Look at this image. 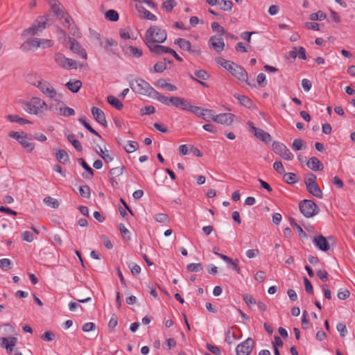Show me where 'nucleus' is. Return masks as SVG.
I'll list each match as a JSON object with an SVG mask.
<instances>
[{
    "label": "nucleus",
    "mask_w": 355,
    "mask_h": 355,
    "mask_svg": "<svg viewBox=\"0 0 355 355\" xmlns=\"http://www.w3.org/2000/svg\"><path fill=\"white\" fill-rule=\"evenodd\" d=\"M234 96L239 101V103L241 105H243L247 107H249V108L254 107V104H253L252 101L248 96L238 94H234Z\"/></svg>",
    "instance_id": "nucleus-25"
},
{
    "label": "nucleus",
    "mask_w": 355,
    "mask_h": 355,
    "mask_svg": "<svg viewBox=\"0 0 355 355\" xmlns=\"http://www.w3.org/2000/svg\"><path fill=\"white\" fill-rule=\"evenodd\" d=\"M155 220L157 223H167L169 221V217L167 214L163 213H159L154 216Z\"/></svg>",
    "instance_id": "nucleus-48"
},
{
    "label": "nucleus",
    "mask_w": 355,
    "mask_h": 355,
    "mask_svg": "<svg viewBox=\"0 0 355 355\" xmlns=\"http://www.w3.org/2000/svg\"><path fill=\"white\" fill-rule=\"evenodd\" d=\"M250 128V131L260 141L265 143H269L271 141V136L269 133L265 132L262 129L256 128L251 121L247 123Z\"/></svg>",
    "instance_id": "nucleus-10"
},
{
    "label": "nucleus",
    "mask_w": 355,
    "mask_h": 355,
    "mask_svg": "<svg viewBox=\"0 0 355 355\" xmlns=\"http://www.w3.org/2000/svg\"><path fill=\"white\" fill-rule=\"evenodd\" d=\"M338 297L340 300H346L350 295L349 290L346 288H340L338 292Z\"/></svg>",
    "instance_id": "nucleus-57"
},
{
    "label": "nucleus",
    "mask_w": 355,
    "mask_h": 355,
    "mask_svg": "<svg viewBox=\"0 0 355 355\" xmlns=\"http://www.w3.org/2000/svg\"><path fill=\"white\" fill-rule=\"evenodd\" d=\"M139 148V144L136 141H130L124 147L128 153H131L137 150Z\"/></svg>",
    "instance_id": "nucleus-43"
},
{
    "label": "nucleus",
    "mask_w": 355,
    "mask_h": 355,
    "mask_svg": "<svg viewBox=\"0 0 355 355\" xmlns=\"http://www.w3.org/2000/svg\"><path fill=\"white\" fill-rule=\"evenodd\" d=\"M273 168L279 174H283L285 172L284 166L281 161H276L273 164Z\"/></svg>",
    "instance_id": "nucleus-60"
},
{
    "label": "nucleus",
    "mask_w": 355,
    "mask_h": 355,
    "mask_svg": "<svg viewBox=\"0 0 355 355\" xmlns=\"http://www.w3.org/2000/svg\"><path fill=\"white\" fill-rule=\"evenodd\" d=\"M171 104L177 108L187 110L189 106V102L183 98L178 96H171L169 98Z\"/></svg>",
    "instance_id": "nucleus-17"
},
{
    "label": "nucleus",
    "mask_w": 355,
    "mask_h": 355,
    "mask_svg": "<svg viewBox=\"0 0 355 355\" xmlns=\"http://www.w3.org/2000/svg\"><path fill=\"white\" fill-rule=\"evenodd\" d=\"M1 346L6 349L8 353L11 354L16 344L17 339L14 337L1 338Z\"/></svg>",
    "instance_id": "nucleus-20"
},
{
    "label": "nucleus",
    "mask_w": 355,
    "mask_h": 355,
    "mask_svg": "<svg viewBox=\"0 0 355 355\" xmlns=\"http://www.w3.org/2000/svg\"><path fill=\"white\" fill-rule=\"evenodd\" d=\"M83 331L85 332H88L91 331L96 330V324L94 322H87L85 323L82 328Z\"/></svg>",
    "instance_id": "nucleus-64"
},
{
    "label": "nucleus",
    "mask_w": 355,
    "mask_h": 355,
    "mask_svg": "<svg viewBox=\"0 0 355 355\" xmlns=\"http://www.w3.org/2000/svg\"><path fill=\"white\" fill-rule=\"evenodd\" d=\"M301 213L306 218H310L318 213L319 209L317 205L310 200H304L300 205Z\"/></svg>",
    "instance_id": "nucleus-6"
},
{
    "label": "nucleus",
    "mask_w": 355,
    "mask_h": 355,
    "mask_svg": "<svg viewBox=\"0 0 355 355\" xmlns=\"http://www.w3.org/2000/svg\"><path fill=\"white\" fill-rule=\"evenodd\" d=\"M56 159L61 163L64 164L69 160V155L64 150H58L55 153Z\"/></svg>",
    "instance_id": "nucleus-34"
},
{
    "label": "nucleus",
    "mask_w": 355,
    "mask_h": 355,
    "mask_svg": "<svg viewBox=\"0 0 355 355\" xmlns=\"http://www.w3.org/2000/svg\"><path fill=\"white\" fill-rule=\"evenodd\" d=\"M68 38L69 42V48L70 49V50L73 53L80 55L82 58L86 60L87 58L86 51L83 48L80 44L72 37Z\"/></svg>",
    "instance_id": "nucleus-12"
},
{
    "label": "nucleus",
    "mask_w": 355,
    "mask_h": 355,
    "mask_svg": "<svg viewBox=\"0 0 355 355\" xmlns=\"http://www.w3.org/2000/svg\"><path fill=\"white\" fill-rule=\"evenodd\" d=\"M292 147L295 150H300L305 147V142L302 139H295L293 141Z\"/></svg>",
    "instance_id": "nucleus-46"
},
{
    "label": "nucleus",
    "mask_w": 355,
    "mask_h": 355,
    "mask_svg": "<svg viewBox=\"0 0 355 355\" xmlns=\"http://www.w3.org/2000/svg\"><path fill=\"white\" fill-rule=\"evenodd\" d=\"M80 195L86 198H89L90 197V188L87 185L81 186L79 188Z\"/></svg>",
    "instance_id": "nucleus-51"
},
{
    "label": "nucleus",
    "mask_w": 355,
    "mask_h": 355,
    "mask_svg": "<svg viewBox=\"0 0 355 355\" xmlns=\"http://www.w3.org/2000/svg\"><path fill=\"white\" fill-rule=\"evenodd\" d=\"M46 17H40L33 22L31 27L25 31V33L30 35H39L46 28Z\"/></svg>",
    "instance_id": "nucleus-7"
},
{
    "label": "nucleus",
    "mask_w": 355,
    "mask_h": 355,
    "mask_svg": "<svg viewBox=\"0 0 355 355\" xmlns=\"http://www.w3.org/2000/svg\"><path fill=\"white\" fill-rule=\"evenodd\" d=\"M174 43L178 44L180 49L189 51L191 54L198 56L201 54V49L199 46H192L189 40L184 38H179L175 40Z\"/></svg>",
    "instance_id": "nucleus-9"
},
{
    "label": "nucleus",
    "mask_w": 355,
    "mask_h": 355,
    "mask_svg": "<svg viewBox=\"0 0 355 355\" xmlns=\"http://www.w3.org/2000/svg\"><path fill=\"white\" fill-rule=\"evenodd\" d=\"M26 48L28 50H34L40 47L39 38L33 37L26 41Z\"/></svg>",
    "instance_id": "nucleus-31"
},
{
    "label": "nucleus",
    "mask_w": 355,
    "mask_h": 355,
    "mask_svg": "<svg viewBox=\"0 0 355 355\" xmlns=\"http://www.w3.org/2000/svg\"><path fill=\"white\" fill-rule=\"evenodd\" d=\"M159 43H155V44H150V46H146L149 51L153 53H155L156 55H162L164 53H167L168 51V47H166V46H162L160 44H159Z\"/></svg>",
    "instance_id": "nucleus-21"
},
{
    "label": "nucleus",
    "mask_w": 355,
    "mask_h": 355,
    "mask_svg": "<svg viewBox=\"0 0 355 355\" xmlns=\"http://www.w3.org/2000/svg\"><path fill=\"white\" fill-rule=\"evenodd\" d=\"M154 71L156 73H162L166 69V64L163 62H158L155 64Z\"/></svg>",
    "instance_id": "nucleus-56"
},
{
    "label": "nucleus",
    "mask_w": 355,
    "mask_h": 355,
    "mask_svg": "<svg viewBox=\"0 0 355 355\" xmlns=\"http://www.w3.org/2000/svg\"><path fill=\"white\" fill-rule=\"evenodd\" d=\"M67 87L72 92H78L82 87V82L79 80H70L66 84Z\"/></svg>",
    "instance_id": "nucleus-29"
},
{
    "label": "nucleus",
    "mask_w": 355,
    "mask_h": 355,
    "mask_svg": "<svg viewBox=\"0 0 355 355\" xmlns=\"http://www.w3.org/2000/svg\"><path fill=\"white\" fill-rule=\"evenodd\" d=\"M232 66L230 71L231 74L237 78L239 80L245 82L248 85H251L250 83L248 82V73L245 69L236 63Z\"/></svg>",
    "instance_id": "nucleus-13"
},
{
    "label": "nucleus",
    "mask_w": 355,
    "mask_h": 355,
    "mask_svg": "<svg viewBox=\"0 0 355 355\" xmlns=\"http://www.w3.org/2000/svg\"><path fill=\"white\" fill-rule=\"evenodd\" d=\"M54 60L59 67L67 70L76 69L79 66L78 62L65 57L60 52L55 53Z\"/></svg>",
    "instance_id": "nucleus-5"
},
{
    "label": "nucleus",
    "mask_w": 355,
    "mask_h": 355,
    "mask_svg": "<svg viewBox=\"0 0 355 355\" xmlns=\"http://www.w3.org/2000/svg\"><path fill=\"white\" fill-rule=\"evenodd\" d=\"M257 83L260 87H264L266 85V75L263 73H259L257 76Z\"/></svg>",
    "instance_id": "nucleus-63"
},
{
    "label": "nucleus",
    "mask_w": 355,
    "mask_h": 355,
    "mask_svg": "<svg viewBox=\"0 0 355 355\" xmlns=\"http://www.w3.org/2000/svg\"><path fill=\"white\" fill-rule=\"evenodd\" d=\"M60 111L61 114L65 116H71L75 114L74 110L69 107H60Z\"/></svg>",
    "instance_id": "nucleus-58"
},
{
    "label": "nucleus",
    "mask_w": 355,
    "mask_h": 355,
    "mask_svg": "<svg viewBox=\"0 0 355 355\" xmlns=\"http://www.w3.org/2000/svg\"><path fill=\"white\" fill-rule=\"evenodd\" d=\"M53 12L60 17H63V7L57 1L49 4Z\"/></svg>",
    "instance_id": "nucleus-32"
},
{
    "label": "nucleus",
    "mask_w": 355,
    "mask_h": 355,
    "mask_svg": "<svg viewBox=\"0 0 355 355\" xmlns=\"http://www.w3.org/2000/svg\"><path fill=\"white\" fill-rule=\"evenodd\" d=\"M12 262L9 259H0V268L3 270L7 271L11 268Z\"/></svg>",
    "instance_id": "nucleus-47"
},
{
    "label": "nucleus",
    "mask_w": 355,
    "mask_h": 355,
    "mask_svg": "<svg viewBox=\"0 0 355 355\" xmlns=\"http://www.w3.org/2000/svg\"><path fill=\"white\" fill-rule=\"evenodd\" d=\"M220 9L225 12H230L232 10L233 3L230 0L220 1Z\"/></svg>",
    "instance_id": "nucleus-41"
},
{
    "label": "nucleus",
    "mask_w": 355,
    "mask_h": 355,
    "mask_svg": "<svg viewBox=\"0 0 355 355\" xmlns=\"http://www.w3.org/2000/svg\"><path fill=\"white\" fill-rule=\"evenodd\" d=\"M67 139L69 141L73 146V147L78 150V151H82L83 148L80 144V142L75 139L74 135H69L67 136Z\"/></svg>",
    "instance_id": "nucleus-44"
},
{
    "label": "nucleus",
    "mask_w": 355,
    "mask_h": 355,
    "mask_svg": "<svg viewBox=\"0 0 355 355\" xmlns=\"http://www.w3.org/2000/svg\"><path fill=\"white\" fill-rule=\"evenodd\" d=\"M254 345V341L248 338L244 342L238 345L236 348V355H250Z\"/></svg>",
    "instance_id": "nucleus-11"
},
{
    "label": "nucleus",
    "mask_w": 355,
    "mask_h": 355,
    "mask_svg": "<svg viewBox=\"0 0 355 355\" xmlns=\"http://www.w3.org/2000/svg\"><path fill=\"white\" fill-rule=\"evenodd\" d=\"M31 82L33 83V85L37 87L44 96L51 99L57 100V97L59 95L49 82L43 79H38L36 82L31 80Z\"/></svg>",
    "instance_id": "nucleus-3"
},
{
    "label": "nucleus",
    "mask_w": 355,
    "mask_h": 355,
    "mask_svg": "<svg viewBox=\"0 0 355 355\" xmlns=\"http://www.w3.org/2000/svg\"><path fill=\"white\" fill-rule=\"evenodd\" d=\"M174 0H166L162 5V8L166 12H171L173 8L176 6Z\"/></svg>",
    "instance_id": "nucleus-36"
},
{
    "label": "nucleus",
    "mask_w": 355,
    "mask_h": 355,
    "mask_svg": "<svg viewBox=\"0 0 355 355\" xmlns=\"http://www.w3.org/2000/svg\"><path fill=\"white\" fill-rule=\"evenodd\" d=\"M125 167L121 165L112 168L110 171V174L114 177H119L123 173Z\"/></svg>",
    "instance_id": "nucleus-53"
},
{
    "label": "nucleus",
    "mask_w": 355,
    "mask_h": 355,
    "mask_svg": "<svg viewBox=\"0 0 355 355\" xmlns=\"http://www.w3.org/2000/svg\"><path fill=\"white\" fill-rule=\"evenodd\" d=\"M306 189L313 196L320 199L322 198V191L318 187V184L308 185L306 186Z\"/></svg>",
    "instance_id": "nucleus-27"
},
{
    "label": "nucleus",
    "mask_w": 355,
    "mask_h": 355,
    "mask_svg": "<svg viewBox=\"0 0 355 355\" xmlns=\"http://www.w3.org/2000/svg\"><path fill=\"white\" fill-rule=\"evenodd\" d=\"M326 17H327L326 14L324 12H322V11H318L317 12L311 13L309 15V19L311 20L322 21V20L325 19Z\"/></svg>",
    "instance_id": "nucleus-45"
},
{
    "label": "nucleus",
    "mask_w": 355,
    "mask_h": 355,
    "mask_svg": "<svg viewBox=\"0 0 355 355\" xmlns=\"http://www.w3.org/2000/svg\"><path fill=\"white\" fill-rule=\"evenodd\" d=\"M211 28L214 31L220 33L221 35L225 34V30L218 22H213L211 24Z\"/></svg>",
    "instance_id": "nucleus-61"
},
{
    "label": "nucleus",
    "mask_w": 355,
    "mask_h": 355,
    "mask_svg": "<svg viewBox=\"0 0 355 355\" xmlns=\"http://www.w3.org/2000/svg\"><path fill=\"white\" fill-rule=\"evenodd\" d=\"M272 146V150L283 159L291 161L293 159L294 155L284 144L274 141Z\"/></svg>",
    "instance_id": "nucleus-8"
},
{
    "label": "nucleus",
    "mask_w": 355,
    "mask_h": 355,
    "mask_svg": "<svg viewBox=\"0 0 355 355\" xmlns=\"http://www.w3.org/2000/svg\"><path fill=\"white\" fill-rule=\"evenodd\" d=\"M214 115L213 110L210 109H205L201 114V118L209 122L211 120L214 121Z\"/></svg>",
    "instance_id": "nucleus-40"
},
{
    "label": "nucleus",
    "mask_w": 355,
    "mask_h": 355,
    "mask_svg": "<svg viewBox=\"0 0 355 355\" xmlns=\"http://www.w3.org/2000/svg\"><path fill=\"white\" fill-rule=\"evenodd\" d=\"M187 269L190 272H199L202 270L201 263H190L187 266Z\"/></svg>",
    "instance_id": "nucleus-55"
},
{
    "label": "nucleus",
    "mask_w": 355,
    "mask_h": 355,
    "mask_svg": "<svg viewBox=\"0 0 355 355\" xmlns=\"http://www.w3.org/2000/svg\"><path fill=\"white\" fill-rule=\"evenodd\" d=\"M28 138L27 134H24V139ZM35 149V144L24 140V152L27 153H32Z\"/></svg>",
    "instance_id": "nucleus-37"
},
{
    "label": "nucleus",
    "mask_w": 355,
    "mask_h": 355,
    "mask_svg": "<svg viewBox=\"0 0 355 355\" xmlns=\"http://www.w3.org/2000/svg\"><path fill=\"white\" fill-rule=\"evenodd\" d=\"M234 117V114L231 113H221L214 115V121L221 125H230Z\"/></svg>",
    "instance_id": "nucleus-14"
},
{
    "label": "nucleus",
    "mask_w": 355,
    "mask_h": 355,
    "mask_svg": "<svg viewBox=\"0 0 355 355\" xmlns=\"http://www.w3.org/2000/svg\"><path fill=\"white\" fill-rule=\"evenodd\" d=\"M44 202L45 203L46 205L54 209L58 208L60 205L59 202L56 199L51 196L46 197L44 199Z\"/></svg>",
    "instance_id": "nucleus-39"
},
{
    "label": "nucleus",
    "mask_w": 355,
    "mask_h": 355,
    "mask_svg": "<svg viewBox=\"0 0 355 355\" xmlns=\"http://www.w3.org/2000/svg\"><path fill=\"white\" fill-rule=\"evenodd\" d=\"M204 110L205 109H202L200 107L193 106L191 104H189L187 111H189L196 114V116L201 117V114H202Z\"/></svg>",
    "instance_id": "nucleus-52"
},
{
    "label": "nucleus",
    "mask_w": 355,
    "mask_h": 355,
    "mask_svg": "<svg viewBox=\"0 0 355 355\" xmlns=\"http://www.w3.org/2000/svg\"><path fill=\"white\" fill-rule=\"evenodd\" d=\"M130 88L135 93L141 95L152 96L155 90L148 83L141 78H137L129 82Z\"/></svg>",
    "instance_id": "nucleus-2"
},
{
    "label": "nucleus",
    "mask_w": 355,
    "mask_h": 355,
    "mask_svg": "<svg viewBox=\"0 0 355 355\" xmlns=\"http://www.w3.org/2000/svg\"><path fill=\"white\" fill-rule=\"evenodd\" d=\"M126 53L132 58H141L143 55L142 51L132 45H130L127 46L126 48Z\"/></svg>",
    "instance_id": "nucleus-24"
},
{
    "label": "nucleus",
    "mask_w": 355,
    "mask_h": 355,
    "mask_svg": "<svg viewBox=\"0 0 355 355\" xmlns=\"http://www.w3.org/2000/svg\"><path fill=\"white\" fill-rule=\"evenodd\" d=\"M140 2L141 1H139V3H136L135 6V9L137 10V11L138 12L139 17L142 19L156 21L157 19V17L154 14L151 13L150 11L146 10L144 7H143L140 4Z\"/></svg>",
    "instance_id": "nucleus-15"
},
{
    "label": "nucleus",
    "mask_w": 355,
    "mask_h": 355,
    "mask_svg": "<svg viewBox=\"0 0 355 355\" xmlns=\"http://www.w3.org/2000/svg\"><path fill=\"white\" fill-rule=\"evenodd\" d=\"M254 277L255 281L263 283L266 279V274L263 270H259L255 273Z\"/></svg>",
    "instance_id": "nucleus-59"
},
{
    "label": "nucleus",
    "mask_w": 355,
    "mask_h": 355,
    "mask_svg": "<svg viewBox=\"0 0 355 355\" xmlns=\"http://www.w3.org/2000/svg\"><path fill=\"white\" fill-rule=\"evenodd\" d=\"M307 166L312 171H322L324 168L323 164L321 162L315 157H311L307 163Z\"/></svg>",
    "instance_id": "nucleus-22"
},
{
    "label": "nucleus",
    "mask_w": 355,
    "mask_h": 355,
    "mask_svg": "<svg viewBox=\"0 0 355 355\" xmlns=\"http://www.w3.org/2000/svg\"><path fill=\"white\" fill-rule=\"evenodd\" d=\"M313 241L315 245L322 251L326 252L329 249V245L327 239L322 235L314 236Z\"/></svg>",
    "instance_id": "nucleus-19"
},
{
    "label": "nucleus",
    "mask_w": 355,
    "mask_h": 355,
    "mask_svg": "<svg viewBox=\"0 0 355 355\" xmlns=\"http://www.w3.org/2000/svg\"><path fill=\"white\" fill-rule=\"evenodd\" d=\"M167 38V33L165 29L158 26H150L146 31L143 41L146 46L155 43H163Z\"/></svg>",
    "instance_id": "nucleus-1"
},
{
    "label": "nucleus",
    "mask_w": 355,
    "mask_h": 355,
    "mask_svg": "<svg viewBox=\"0 0 355 355\" xmlns=\"http://www.w3.org/2000/svg\"><path fill=\"white\" fill-rule=\"evenodd\" d=\"M101 45L103 46L106 52L109 53H114V51L112 49L113 46H117V42L112 38L105 39L104 43L101 42Z\"/></svg>",
    "instance_id": "nucleus-26"
},
{
    "label": "nucleus",
    "mask_w": 355,
    "mask_h": 355,
    "mask_svg": "<svg viewBox=\"0 0 355 355\" xmlns=\"http://www.w3.org/2000/svg\"><path fill=\"white\" fill-rule=\"evenodd\" d=\"M107 102L114 107L118 110H122L123 105V103L118 100L116 97L112 95H110L107 98Z\"/></svg>",
    "instance_id": "nucleus-30"
},
{
    "label": "nucleus",
    "mask_w": 355,
    "mask_h": 355,
    "mask_svg": "<svg viewBox=\"0 0 355 355\" xmlns=\"http://www.w3.org/2000/svg\"><path fill=\"white\" fill-rule=\"evenodd\" d=\"M8 136L15 139L19 143L22 144V136L19 132L10 131L8 133Z\"/></svg>",
    "instance_id": "nucleus-62"
},
{
    "label": "nucleus",
    "mask_w": 355,
    "mask_h": 355,
    "mask_svg": "<svg viewBox=\"0 0 355 355\" xmlns=\"http://www.w3.org/2000/svg\"><path fill=\"white\" fill-rule=\"evenodd\" d=\"M95 151L100 155L105 162L109 163L113 160V154L110 151L103 150L101 147H99V150H97V148H96Z\"/></svg>",
    "instance_id": "nucleus-28"
},
{
    "label": "nucleus",
    "mask_w": 355,
    "mask_h": 355,
    "mask_svg": "<svg viewBox=\"0 0 355 355\" xmlns=\"http://www.w3.org/2000/svg\"><path fill=\"white\" fill-rule=\"evenodd\" d=\"M26 107L27 112L36 115L42 114L48 110V105L45 101L38 97L32 98L26 103Z\"/></svg>",
    "instance_id": "nucleus-4"
},
{
    "label": "nucleus",
    "mask_w": 355,
    "mask_h": 355,
    "mask_svg": "<svg viewBox=\"0 0 355 355\" xmlns=\"http://www.w3.org/2000/svg\"><path fill=\"white\" fill-rule=\"evenodd\" d=\"M78 162L88 173L87 175H83V176L85 178L90 179L94 174L92 168L85 162L83 158L78 159Z\"/></svg>",
    "instance_id": "nucleus-33"
},
{
    "label": "nucleus",
    "mask_w": 355,
    "mask_h": 355,
    "mask_svg": "<svg viewBox=\"0 0 355 355\" xmlns=\"http://www.w3.org/2000/svg\"><path fill=\"white\" fill-rule=\"evenodd\" d=\"M209 44L211 48L214 49L216 52L220 53L224 50L225 42L222 37L214 35L210 37Z\"/></svg>",
    "instance_id": "nucleus-16"
},
{
    "label": "nucleus",
    "mask_w": 355,
    "mask_h": 355,
    "mask_svg": "<svg viewBox=\"0 0 355 355\" xmlns=\"http://www.w3.org/2000/svg\"><path fill=\"white\" fill-rule=\"evenodd\" d=\"M40 47L42 49L51 48L54 45V42L51 40L39 39Z\"/></svg>",
    "instance_id": "nucleus-49"
},
{
    "label": "nucleus",
    "mask_w": 355,
    "mask_h": 355,
    "mask_svg": "<svg viewBox=\"0 0 355 355\" xmlns=\"http://www.w3.org/2000/svg\"><path fill=\"white\" fill-rule=\"evenodd\" d=\"M79 121L90 132H92V134L98 136V137H100V135H98V133L94 130L92 128V127L88 123H87L86 120H85V116H82L79 119Z\"/></svg>",
    "instance_id": "nucleus-50"
},
{
    "label": "nucleus",
    "mask_w": 355,
    "mask_h": 355,
    "mask_svg": "<svg viewBox=\"0 0 355 355\" xmlns=\"http://www.w3.org/2000/svg\"><path fill=\"white\" fill-rule=\"evenodd\" d=\"M105 18L111 21H116L119 20V14L114 10H109L105 13Z\"/></svg>",
    "instance_id": "nucleus-38"
},
{
    "label": "nucleus",
    "mask_w": 355,
    "mask_h": 355,
    "mask_svg": "<svg viewBox=\"0 0 355 355\" xmlns=\"http://www.w3.org/2000/svg\"><path fill=\"white\" fill-rule=\"evenodd\" d=\"M218 256L227 263L238 274H241V270L238 265L239 260L237 259L233 261L230 257L223 254H218Z\"/></svg>",
    "instance_id": "nucleus-23"
},
{
    "label": "nucleus",
    "mask_w": 355,
    "mask_h": 355,
    "mask_svg": "<svg viewBox=\"0 0 355 355\" xmlns=\"http://www.w3.org/2000/svg\"><path fill=\"white\" fill-rule=\"evenodd\" d=\"M304 183L306 184V187L308 185H312V184H317L316 175L313 173L308 174L304 180Z\"/></svg>",
    "instance_id": "nucleus-54"
},
{
    "label": "nucleus",
    "mask_w": 355,
    "mask_h": 355,
    "mask_svg": "<svg viewBox=\"0 0 355 355\" xmlns=\"http://www.w3.org/2000/svg\"><path fill=\"white\" fill-rule=\"evenodd\" d=\"M92 114L95 120L104 127H107V121L104 112L96 107L92 108Z\"/></svg>",
    "instance_id": "nucleus-18"
},
{
    "label": "nucleus",
    "mask_w": 355,
    "mask_h": 355,
    "mask_svg": "<svg viewBox=\"0 0 355 355\" xmlns=\"http://www.w3.org/2000/svg\"><path fill=\"white\" fill-rule=\"evenodd\" d=\"M152 97L155 98L157 101H159L160 103H162L163 104H165V105H167L171 104V103L169 101V98H168V97H166V96H165L164 95L160 94L156 90H155V92L153 93Z\"/></svg>",
    "instance_id": "nucleus-42"
},
{
    "label": "nucleus",
    "mask_w": 355,
    "mask_h": 355,
    "mask_svg": "<svg viewBox=\"0 0 355 355\" xmlns=\"http://www.w3.org/2000/svg\"><path fill=\"white\" fill-rule=\"evenodd\" d=\"M282 175H284V180L288 184H295L298 181V178L294 173L284 172Z\"/></svg>",
    "instance_id": "nucleus-35"
}]
</instances>
